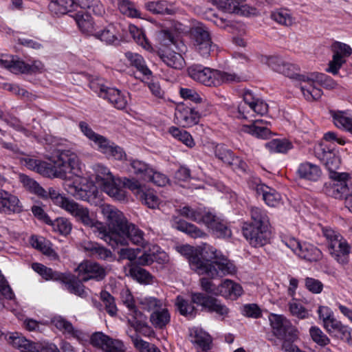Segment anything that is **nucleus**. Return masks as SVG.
I'll list each match as a JSON object with an SVG mask.
<instances>
[{
    "label": "nucleus",
    "instance_id": "bb28decb",
    "mask_svg": "<svg viewBox=\"0 0 352 352\" xmlns=\"http://www.w3.org/2000/svg\"><path fill=\"white\" fill-rule=\"evenodd\" d=\"M296 175L302 179L316 182L321 177L322 170L317 164L305 162L299 164L296 170Z\"/></svg>",
    "mask_w": 352,
    "mask_h": 352
},
{
    "label": "nucleus",
    "instance_id": "39448f33",
    "mask_svg": "<svg viewBox=\"0 0 352 352\" xmlns=\"http://www.w3.org/2000/svg\"><path fill=\"white\" fill-rule=\"evenodd\" d=\"M250 215L251 221L243 227V235L251 245L262 247L269 242L270 238V219L267 212L253 206L250 209Z\"/></svg>",
    "mask_w": 352,
    "mask_h": 352
},
{
    "label": "nucleus",
    "instance_id": "052dcab7",
    "mask_svg": "<svg viewBox=\"0 0 352 352\" xmlns=\"http://www.w3.org/2000/svg\"><path fill=\"white\" fill-rule=\"evenodd\" d=\"M195 50L203 57L217 55L218 53V47L212 41V38L208 41L200 43L199 45L195 47Z\"/></svg>",
    "mask_w": 352,
    "mask_h": 352
},
{
    "label": "nucleus",
    "instance_id": "5701e85b",
    "mask_svg": "<svg viewBox=\"0 0 352 352\" xmlns=\"http://www.w3.org/2000/svg\"><path fill=\"white\" fill-rule=\"evenodd\" d=\"M23 206L17 197L0 188V212L6 214L19 213Z\"/></svg>",
    "mask_w": 352,
    "mask_h": 352
},
{
    "label": "nucleus",
    "instance_id": "f03ea898",
    "mask_svg": "<svg viewBox=\"0 0 352 352\" xmlns=\"http://www.w3.org/2000/svg\"><path fill=\"white\" fill-rule=\"evenodd\" d=\"M268 111L267 104L256 97L251 91H245L243 101L238 106V118L248 120L250 124H244L241 131L258 138L267 139L271 135L270 130L263 125L262 120H254L255 116H263Z\"/></svg>",
    "mask_w": 352,
    "mask_h": 352
},
{
    "label": "nucleus",
    "instance_id": "338daca9",
    "mask_svg": "<svg viewBox=\"0 0 352 352\" xmlns=\"http://www.w3.org/2000/svg\"><path fill=\"white\" fill-rule=\"evenodd\" d=\"M201 208H192L190 206H186L178 210L180 215L187 218L189 220L195 221L200 223L201 219Z\"/></svg>",
    "mask_w": 352,
    "mask_h": 352
},
{
    "label": "nucleus",
    "instance_id": "f3484780",
    "mask_svg": "<svg viewBox=\"0 0 352 352\" xmlns=\"http://www.w3.org/2000/svg\"><path fill=\"white\" fill-rule=\"evenodd\" d=\"M90 343L102 352H126L123 343L110 338L102 332H95L90 338Z\"/></svg>",
    "mask_w": 352,
    "mask_h": 352
},
{
    "label": "nucleus",
    "instance_id": "ea45409f",
    "mask_svg": "<svg viewBox=\"0 0 352 352\" xmlns=\"http://www.w3.org/2000/svg\"><path fill=\"white\" fill-rule=\"evenodd\" d=\"M159 56L161 60L170 67L180 69L184 66V59L179 53L166 51L160 53Z\"/></svg>",
    "mask_w": 352,
    "mask_h": 352
},
{
    "label": "nucleus",
    "instance_id": "774afa93",
    "mask_svg": "<svg viewBox=\"0 0 352 352\" xmlns=\"http://www.w3.org/2000/svg\"><path fill=\"white\" fill-rule=\"evenodd\" d=\"M131 338L134 346L140 351V352H160V351L154 344L144 341L137 333L131 336Z\"/></svg>",
    "mask_w": 352,
    "mask_h": 352
},
{
    "label": "nucleus",
    "instance_id": "cd10ccee",
    "mask_svg": "<svg viewBox=\"0 0 352 352\" xmlns=\"http://www.w3.org/2000/svg\"><path fill=\"white\" fill-rule=\"evenodd\" d=\"M65 210L85 226H89L93 225L94 219L90 215L89 210L74 200L71 201Z\"/></svg>",
    "mask_w": 352,
    "mask_h": 352
},
{
    "label": "nucleus",
    "instance_id": "aec40b11",
    "mask_svg": "<svg viewBox=\"0 0 352 352\" xmlns=\"http://www.w3.org/2000/svg\"><path fill=\"white\" fill-rule=\"evenodd\" d=\"M258 195H261L265 203L270 207H277L282 202L281 195L274 188L261 183L258 180L251 186Z\"/></svg>",
    "mask_w": 352,
    "mask_h": 352
},
{
    "label": "nucleus",
    "instance_id": "412c9836",
    "mask_svg": "<svg viewBox=\"0 0 352 352\" xmlns=\"http://www.w3.org/2000/svg\"><path fill=\"white\" fill-rule=\"evenodd\" d=\"M316 156L324 163L329 172V177H333L334 173H340L337 171L341 164L340 158L334 152L326 150L322 145L315 149Z\"/></svg>",
    "mask_w": 352,
    "mask_h": 352
},
{
    "label": "nucleus",
    "instance_id": "2f4dec72",
    "mask_svg": "<svg viewBox=\"0 0 352 352\" xmlns=\"http://www.w3.org/2000/svg\"><path fill=\"white\" fill-rule=\"evenodd\" d=\"M145 8L149 12L156 14L172 15L177 12L174 3L165 0L149 1L145 3Z\"/></svg>",
    "mask_w": 352,
    "mask_h": 352
},
{
    "label": "nucleus",
    "instance_id": "c85d7f7f",
    "mask_svg": "<svg viewBox=\"0 0 352 352\" xmlns=\"http://www.w3.org/2000/svg\"><path fill=\"white\" fill-rule=\"evenodd\" d=\"M175 116L184 127H190L198 123L201 113L193 109L183 107L176 111Z\"/></svg>",
    "mask_w": 352,
    "mask_h": 352
},
{
    "label": "nucleus",
    "instance_id": "f8f14e48",
    "mask_svg": "<svg viewBox=\"0 0 352 352\" xmlns=\"http://www.w3.org/2000/svg\"><path fill=\"white\" fill-rule=\"evenodd\" d=\"M283 243L298 257L307 261H317L322 258L321 251L309 243H300L294 237L286 238Z\"/></svg>",
    "mask_w": 352,
    "mask_h": 352
},
{
    "label": "nucleus",
    "instance_id": "49530a36",
    "mask_svg": "<svg viewBox=\"0 0 352 352\" xmlns=\"http://www.w3.org/2000/svg\"><path fill=\"white\" fill-rule=\"evenodd\" d=\"M137 300L142 309L152 312L164 304L162 300L152 296H140Z\"/></svg>",
    "mask_w": 352,
    "mask_h": 352
},
{
    "label": "nucleus",
    "instance_id": "7ed1b4c3",
    "mask_svg": "<svg viewBox=\"0 0 352 352\" xmlns=\"http://www.w3.org/2000/svg\"><path fill=\"white\" fill-rule=\"evenodd\" d=\"M202 251L210 260L203 261L198 256L190 258V266L197 274L207 275L210 278H217L236 272V267L233 263L214 247L206 244Z\"/></svg>",
    "mask_w": 352,
    "mask_h": 352
},
{
    "label": "nucleus",
    "instance_id": "2eb2a0df",
    "mask_svg": "<svg viewBox=\"0 0 352 352\" xmlns=\"http://www.w3.org/2000/svg\"><path fill=\"white\" fill-rule=\"evenodd\" d=\"M192 302L201 306L209 312H215L224 319L228 316L229 309L215 298L206 296L202 293H194L191 297Z\"/></svg>",
    "mask_w": 352,
    "mask_h": 352
},
{
    "label": "nucleus",
    "instance_id": "4468645a",
    "mask_svg": "<svg viewBox=\"0 0 352 352\" xmlns=\"http://www.w3.org/2000/svg\"><path fill=\"white\" fill-rule=\"evenodd\" d=\"M0 65L14 74L41 72L44 67L41 61L36 60L32 65H28L11 55H2L0 58Z\"/></svg>",
    "mask_w": 352,
    "mask_h": 352
},
{
    "label": "nucleus",
    "instance_id": "a211bd4d",
    "mask_svg": "<svg viewBox=\"0 0 352 352\" xmlns=\"http://www.w3.org/2000/svg\"><path fill=\"white\" fill-rule=\"evenodd\" d=\"M76 272H78V278L85 282L90 279L100 280L106 276L104 268L91 261L81 263L76 268Z\"/></svg>",
    "mask_w": 352,
    "mask_h": 352
},
{
    "label": "nucleus",
    "instance_id": "de8ad7c7",
    "mask_svg": "<svg viewBox=\"0 0 352 352\" xmlns=\"http://www.w3.org/2000/svg\"><path fill=\"white\" fill-rule=\"evenodd\" d=\"M265 147L272 153H285L292 148V144L286 139H274L267 142Z\"/></svg>",
    "mask_w": 352,
    "mask_h": 352
},
{
    "label": "nucleus",
    "instance_id": "7c9ffc66",
    "mask_svg": "<svg viewBox=\"0 0 352 352\" xmlns=\"http://www.w3.org/2000/svg\"><path fill=\"white\" fill-rule=\"evenodd\" d=\"M243 294L242 287L234 281L225 279L219 284V296L232 300L236 299Z\"/></svg>",
    "mask_w": 352,
    "mask_h": 352
},
{
    "label": "nucleus",
    "instance_id": "9b49d317",
    "mask_svg": "<svg viewBox=\"0 0 352 352\" xmlns=\"http://www.w3.org/2000/svg\"><path fill=\"white\" fill-rule=\"evenodd\" d=\"M333 181L326 186V193L336 199H344L352 197V184L349 181L347 173H334Z\"/></svg>",
    "mask_w": 352,
    "mask_h": 352
},
{
    "label": "nucleus",
    "instance_id": "72a5a7b5",
    "mask_svg": "<svg viewBox=\"0 0 352 352\" xmlns=\"http://www.w3.org/2000/svg\"><path fill=\"white\" fill-rule=\"evenodd\" d=\"M270 19L278 25L287 28L296 23V19L291 11L285 8H278L272 11Z\"/></svg>",
    "mask_w": 352,
    "mask_h": 352
},
{
    "label": "nucleus",
    "instance_id": "79ce46f5",
    "mask_svg": "<svg viewBox=\"0 0 352 352\" xmlns=\"http://www.w3.org/2000/svg\"><path fill=\"white\" fill-rule=\"evenodd\" d=\"M129 64L135 67L138 71L141 72L144 76H151L152 72L146 65L143 57L137 53L127 52L124 54Z\"/></svg>",
    "mask_w": 352,
    "mask_h": 352
},
{
    "label": "nucleus",
    "instance_id": "69168bd1",
    "mask_svg": "<svg viewBox=\"0 0 352 352\" xmlns=\"http://www.w3.org/2000/svg\"><path fill=\"white\" fill-rule=\"evenodd\" d=\"M175 305L180 314L187 317H193L195 315V307L192 302H189L184 298L178 296L176 298Z\"/></svg>",
    "mask_w": 352,
    "mask_h": 352
},
{
    "label": "nucleus",
    "instance_id": "473e14b6",
    "mask_svg": "<svg viewBox=\"0 0 352 352\" xmlns=\"http://www.w3.org/2000/svg\"><path fill=\"white\" fill-rule=\"evenodd\" d=\"M172 226L178 230L186 232L192 238H202L206 234L195 225L173 217L171 221Z\"/></svg>",
    "mask_w": 352,
    "mask_h": 352
},
{
    "label": "nucleus",
    "instance_id": "58836bf2",
    "mask_svg": "<svg viewBox=\"0 0 352 352\" xmlns=\"http://www.w3.org/2000/svg\"><path fill=\"white\" fill-rule=\"evenodd\" d=\"M190 36L195 47L199 45L200 43L208 41L211 38L208 28L201 23H198L191 28Z\"/></svg>",
    "mask_w": 352,
    "mask_h": 352
},
{
    "label": "nucleus",
    "instance_id": "4c0bfd02",
    "mask_svg": "<svg viewBox=\"0 0 352 352\" xmlns=\"http://www.w3.org/2000/svg\"><path fill=\"white\" fill-rule=\"evenodd\" d=\"M138 245H141L146 250L143 254L139 256L137 259V263L141 265H146L151 264L153 261L156 258L155 254L157 253H160V248L159 246L156 245H150L145 242L144 239V244H138Z\"/></svg>",
    "mask_w": 352,
    "mask_h": 352
},
{
    "label": "nucleus",
    "instance_id": "393cba45",
    "mask_svg": "<svg viewBox=\"0 0 352 352\" xmlns=\"http://www.w3.org/2000/svg\"><path fill=\"white\" fill-rule=\"evenodd\" d=\"M52 323L64 334H67L80 342L85 340L87 336L82 331L76 329L72 324L61 316H55L52 318Z\"/></svg>",
    "mask_w": 352,
    "mask_h": 352
},
{
    "label": "nucleus",
    "instance_id": "680f3d73",
    "mask_svg": "<svg viewBox=\"0 0 352 352\" xmlns=\"http://www.w3.org/2000/svg\"><path fill=\"white\" fill-rule=\"evenodd\" d=\"M45 192H47V197L45 198L49 197L56 205L62 208L65 210L72 201V199H69L60 194L53 188H49L47 190H45Z\"/></svg>",
    "mask_w": 352,
    "mask_h": 352
},
{
    "label": "nucleus",
    "instance_id": "ddd939ff",
    "mask_svg": "<svg viewBox=\"0 0 352 352\" xmlns=\"http://www.w3.org/2000/svg\"><path fill=\"white\" fill-rule=\"evenodd\" d=\"M274 333L284 339L283 342H293L297 338V330L289 320L282 315L272 314L270 318Z\"/></svg>",
    "mask_w": 352,
    "mask_h": 352
},
{
    "label": "nucleus",
    "instance_id": "a878e982",
    "mask_svg": "<svg viewBox=\"0 0 352 352\" xmlns=\"http://www.w3.org/2000/svg\"><path fill=\"white\" fill-rule=\"evenodd\" d=\"M214 151L215 156L223 163L231 166H239L243 170H245L246 164L239 157H234L232 152L224 145L216 144L214 146Z\"/></svg>",
    "mask_w": 352,
    "mask_h": 352
},
{
    "label": "nucleus",
    "instance_id": "423d86ee",
    "mask_svg": "<svg viewBox=\"0 0 352 352\" xmlns=\"http://www.w3.org/2000/svg\"><path fill=\"white\" fill-rule=\"evenodd\" d=\"M188 75L195 80L206 86H219L223 83L238 82L241 76L234 73H228L219 70L193 65L188 69Z\"/></svg>",
    "mask_w": 352,
    "mask_h": 352
},
{
    "label": "nucleus",
    "instance_id": "a19ab883",
    "mask_svg": "<svg viewBox=\"0 0 352 352\" xmlns=\"http://www.w3.org/2000/svg\"><path fill=\"white\" fill-rule=\"evenodd\" d=\"M126 274L140 283L150 284L152 283L153 276L148 272L132 263L129 265V270Z\"/></svg>",
    "mask_w": 352,
    "mask_h": 352
},
{
    "label": "nucleus",
    "instance_id": "6ab92c4d",
    "mask_svg": "<svg viewBox=\"0 0 352 352\" xmlns=\"http://www.w3.org/2000/svg\"><path fill=\"white\" fill-rule=\"evenodd\" d=\"M89 227L93 229L94 232L97 234L99 238L106 241L113 248L118 245H126L125 238L120 236V234L115 233L113 230L111 232H109L106 226L102 222L94 219L93 225Z\"/></svg>",
    "mask_w": 352,
    "mask_h": 352
},
{
    "label": "nucleus",
    "instance_id": "f704fd0d",
    "mask_svg": "<svg viewBox=\"0 0 352 352\" xmlns=\"http://www.w3.org/2000/svg\"><path fill=\"white\" fill-rule=\"evenodd\" d=\"M81 248L90 256L98 258L105 259L111 254V252L96 242L84 241L80 244Z\"/></svg>",
    "mask_w": 352,
    "mask_h": 352
},
{
    "label": "nucleus",
    "instance_id": "864d4df0",
    "mask_svg": "<svg viewBox=\"0 0 352 352\" xmlns=\"http://www.w3.org/2000/svg\"><path fill=\"white\" fill-rule=\"evenodd\" d=\"M19 178L21 182L28 190L41 197H47V192H45V190L40 186V185L36 181L25 175H20Z\"/></svg>",
    "mask_w": 352,
    "mask_h": 352
},
{
    "label": "nucleus",
    "instance_id": "37998d69",
    "mask_svg": "<svg viewBox=\"0 0 352 352\" xmlns=\"http://www.w3.org/2000/svg\"><path fill=\"white\" fill-rule=\"evenodd\" d=\"M60 280L63 283L65 289L70 293L80 297L86 296L87 292L80 281L77 280L74 277H67L65 275H63Z\"/></svg>",
    "mask_w": 352,
    "mask_h": 352
},
{
    "label": "nucleus",
    "instance_id": "c9c22d12",
    "mask_svg": "<svg viewBox=\"0 0 352 352\" xmlns=\"http://www.w3.org/2000/svg\"><path fill=\"white\" fill-rule=\"evenodd\" d=\"M170 320V316L166 305L164 304L160 308L154 311L150 316V322L155 327L163 329Z\"/></svg>",
    "mask_w": 352,
    "mask_h": 352
},
{
    "label": "nucleus",
    "instance_id": "4be33fe9",
    "mask_svg": "<svg viewBox=\"0 0 352 352\" xmlns=\"http://www.w3.org/2000/svg\"><path fill=\"white\" fill-rule=\"evenodd\" d=\"M87 10L93 12V8H78L74 14L71 16L75 19L80 30L85 34L88 36H94L96 29L95 23L90 14Z\"/></svg>",
    "mask_w": 352,
    "mask_h": 352
},
{
    "label": "nucleus",
    "instance_id": "f257e3e1",
    "mask_svg": "<svg viewBox=\"0 0 352 352\" xmlns=\"http://www.w3.org/2000/svg\"><path fill=\"white\" fill-rule=\"evenodd\" d=\"M52 162V165L39 160L36 172L64 179L65 190L77 199L87 200L89 195L95 193L96 188L93 182L80 175L79 160L74 153L69 150L58 151Z\"/></svg>",
    "mask_w": 352,
    "mask_h": 352
},
{
    "label": "nucleus",
    "instance_id": "3c124183",
    "mask_svg": "<svg viewBox=\"0 0 352 352\" xmlns=\"http://www.w3.org/2000/svg\"><path fill=\"white\" fill-rule=\"evenodd\" d=\"M130 166L131 171L143 180H145L147 175L153 172L152 168L144 162L138 160H131Z\"/></svg>",
    "mask_w": 352,
    "mask_h": 352
},
{
    "label": "nucleus",
    "instance_id": "c756f323",
    "mask_svg": "<svg viewBox=\"0 0 352 352\" xmlns=\"http://www.w3.org/2000/svg\"><path fill=\"white\" fill-rule=\"evenodd\" d=\"M8 342L20 352H39L35 343L15 332L9 336Z\"/></svg>",
    "mask_w": 352,
    "mask_h": 352
},
{
    "label": "nucleus",
    "instance_id": "5fc2aeb1",
    "mask_svg": "<svg viewBox=\"0 0 352 352\" xmlns=\"http://www.w3.org/2000/svg\"><path fill=\"white\" fill-rule=\"evenodd\" d=\"M246 0H215L214 3L217 8L224 12L235 14L239 10L240 4Z\"/></svg>",
    "mask_w": 352,
    "mask_h": 352
},
{
    "label": "nucleus",
    "instance_id": "20e7f679",
    "mask_svg": "<svg viewBox=\"0 0 352 352\" xmlns=\"http://www.w3.org/2000/svg\"><path fill=\"white\" fill-rule=\"evenodd\" d=\"M100 212L109 227L126 239V245L144 244V232L134 224L129 223L123 213L115 206L102 204L99 207Z\"/></svg>",
    "mask_w": 352,
    "mask_h": 352
},
{
    "label": "nucleus",
    "instance_id": "e433bc0d",
    "mask_svg": "<svg viewBox=\"0 0 352 352\" xmlns=\"http://www.w3.org/2000/svg\"><path fill=\"white\" fill-rule=\"evenodd\" d=\"M146 317L141 312L138 313L132 318H128V322L133 327L136 333H140L145 336H150L153 333L151 328L145 322Z\"/></svg>",
    "mask_w": 352,
    "mask_h": 352
},
{
    "label": "nucleus",
    "instance_id": "4d7b16f0",
    "mask_svg": "<svg viewBox=\"0 0 352 352\" xmlns=\"http://www.w3.org/2000/svg\"><path fill=\"white\" fill-rule=\"evenodd\" d=\"M323 326L324 329L329 333H340L344 336H347L349 335V331H348L346 327L344 326L341 322L337 320L334 316L329 318L328 320L323 322Z\"/></svg>",
    "mask_w": 352,
    "mask_h": 352
},
{
    "label": "nucleus",
    "instance_id": "09e8293b",
    "mask_svg": "<svg viewBox=\"0 0 352 352\" xmlns=\"http://www.w3.org/2000/svg\"><path fill=\"white\" fill-rule=\"evenodd\" d=\"M129 33L138 45L146 50L152 49L151 45L146 38L144 31L135 25H129Z\"/></svg>",
    "mask_w": 352,
    "mask_h": 352
},
{
    "label": "nucleus",
    "instance_id": "9d476101",
    "mask_svg": "<svg viewBox=\"0 0 352 352\" xmlns=\"http://www.w3.org/2000/svg\"><path fill=\"white\" fill-rule=\"evenodd\" d=\"M78 8H91L96 15L103 13L104 9L97 0H52L49 4L50 10L57 15L74 14Z\"/></svg>",
    "mask_w": 352,
    "mask_h": 352
},
{
    "label": "nucleus",
    "instance_id": "1a4fd4ad",
    "mask_svg": "<svg viewBox=\"0 0 352 352\" xmlns=\"http://www.w3.org/2000/svg\"><path fill=\"white\" fill-rule=\"evenodd\" d=\"M322 233L328 241L329 252L331 257L342 265H347L351 248L346 240L331 228H323Z\"/></svg>",
    "mask_w": 352,
    "mask_h": 352
},
{
    "label": "nucleus",
    "instance_id": "603ef678",
    "mask_svg": "<svg viewBox=\"0 0 352 352\" xmlns=\"http://www.w3.org/2000/svg\"><path fill=\"white\" fill-rule=\"evenodd\" d=\"M32 269L39 274L45 280H60L62 279L63 275L56 272H54L51 268L46 266L34 263L32 265Z\"/></svg>",
    "mask_w": 352,
    "mask_h": 352
},
{
    "label": "nucleus",
    "instance_id": "6e6d98bb",
    "mask_svg": "<svg viewBox=\"0 0 352 352\" xmlns=\"http://www.w3.org/2000/svg\"><path fill=\"white\" fill-rule=\"evenodd\" d=\"M168 132L172 135L173 137L181 141L187 146L192 148L195 146V142L191 135L187 131L181 130L175 126H171L169 128Z\"/></svg>",
    "mask_w": 352,
    "mask_h": 352
},
{
    "label": "nucleus",
    "instance_id": "0e129e2a",
    "mask_svg": "<svg viewBox=\"0 0 352 352\" xmlns=\"http://www.w3.org/2000/svg\"><path fill=\"white\" fill-rule=\"evenodd\" d=\"M288 307L292 316L299 319H304L308 317V311L303 307L302 303L296 299H292L289 302Z\"/></svg>",
    "mask_w": 352,
    "mask_h": 352
},
{
    "label": "nucleus",
    "instance_id": "a18cd8bd",
    "mask_svg": "<svg viewBox=\"0 0 352 352\" xmlns=\"http://www.w3.org/2000/svg\"><path fill=\"white\" fill-rule=\"evenodd\" d=\"M334 124L352 133V118L346 115L344 111H333L331 113Z\"/></svg>",
    "mask_w": 352,
    "mask_h": 352
},
{
    "label": "nucleus",
    "instance_id": "0eeeda50",
    "mask_svg": "<svg viewBox=\"0 0 352 352\" xmlns=\"http://www.w3.org/2000/svg\"><path fill=\"white\" fill-rule=\"evenodd\" d=\"M300 79V90L308 101L318 100L322 96V91L318 87L319 85L327 89H333L338 87L335 80L322 73L308 74L307 76H302Z\"/></svg>",
    "mask_w": 352,
    "mask_h": 352
},
{
    "label": "nucleus",
    "instance_id": "6e6552de",
    "mask_svg": "<svg viewBox=\"0 0 352 352\" xmlns=\"http://www.w3.org/2000/svg\"><path fill=\"white\" fill-rule=\"evenodd\" d=\"M96 182L109 196L122 201L127 199L126 191L119 187L118 180L113 177L110 170L102 164H98L94 167Z\"/></svg>",
    "mask_w": 352,
    "mask_h": 352
},
{
    "label": "nucleus",
    "instance_id": "8fccbe9b",
    "mask_svg": "<svg viewBox=\"0 0 352 352\" xmlns=\"http://www.w3.org/2000/svg\"><path fill=\"white\" fill-rule=\"evenodd\" d=\"M119 187L123 188H126L132 191L133 194L136 195L138 198L140 197L142 193L144 191L145 188L144 186L141 185L140 183L134 178L129 179L126 177H124L122 179H119L118 180Z\"/></svg>",
    "mask_w": 352,
    "mask_h": 352
},
{
    "label": "nucleus",
    "instance_id": "13d9d810",
    "mask_svg": "<svg viewBox=\"0 0 352 352\" xmlns=\"http://www.w3.org/2000/svg\"><path fill=\"white\" fill-rule=\"evenodd\" d=\"M323 326L324 329L329 333H340L344 336H347L349 335V331H348L346 327L344 326L341 322L337 320L334 316L329 318L328 320L323 322Z\"/></svg>",
    "mask_w": 352,
    "mask_h": 352
},
{
    "label": "nucleus",
    "instance_id": "dca6fc26",
    "mask_svg": "<svg viewBox=\"0 0 352 352\" xmlns=\"http://www.w3.org/2000/svg\"><path fill=\"white\" fill-rule=\"evenodd\" d=\"M92 146L96 148L98 151L104 155L108 159L116 160H123L126 159V155L123 148L100 134L93 142Z\"/></svg>",
    "mask_w": 352,
    "mask_h": 352
},
{
    "label": "nucleus",
    "instance_id": "bf43d9fd",
    "mask_svg": "<svg viewBox=\"0 0 352 352\" xmlns=\"http://www.w3.org/2000/svg\"><path fill=\"white\" fill-rule=\"evenodd\" d=\"M323 326L324 329L329 333H340L344 336H347L349 335V331H348L346 327L344 326L341 322L337 320L334 316L329 318L328 320L323 322Z\"/></svg>",
    "mask_w": 352,
    "mask_h": 352
},
{
    "label": "nucleus",
    "instance_id": "b1692460",
    "mask_svg": "<svg viewBox=\"0 0 352 352\" xmlns=\"http://www.w3.org/2000/svg\"><path fill=\"white\" fill-rule=\"evenodd\" d=\"M98 96L108 100L111 104L118 109H123L126 107V97L117 89L102 85L100 87Z\"/></svg>",
    "mask_w": 352,
    "mask_h": 352
},
{
    "label": "nucleus",
    "instance_id": "c03bdc74",
    "mask_svg": "<svg viewBox=\"0 0 352 352\" xmlns=\"http://www.w3.org/2000/svg\"><path fill=\"white\" fill-rule=\"evenodd\" d=\"M93 36L107 45L113 44L118 41L116 29L111 25H108L102 30H96Z\"/></svg>",
    "mask_w": 352,
    "mask_h": 352
},
{
    "label": "nucleus",
    "instance_id": "e2e57ef3",
    "mask_svg": "<svg viewBox=\"0 0 352 352\" xmlns=\"http://www.w3.org/2000/svg\"><path fill=\"white\" fill-rule=\"evenodd\" d=\"M118 8L122 14L131 18H140V12L135 5L128 0H122L118 3Z\"/></svg>",
    "mask_w": 352,
    "mask_h": 352
}]
</instances>
